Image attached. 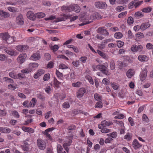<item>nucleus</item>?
I'll return each instance as SVG.
<instances>
[{
    "label": "nucleus",
    "mask_w": 153,
    "mask_h": 153,
    "mask_svg": "<svg viewBox=\"0 0 153 153\" xmlns=\"http://www.w3.org/2000/svg\"><path fill=\"white\" fill-rule=\"evenodd\" d=\"M147 72L146 70H144L141 73L140 75V80L142 81L144 80L147 76Z\"/></svg>",
    "instance_id": "21"
},
{
    "label": "nucleus",
    "mask_w": 153,
    "mask_h": 153,
    "mask_svg": "<svg viewBox=\"0 0 153 153\" xmlns=\"http://www.w3.org/2000/svg\"><path fill=\"white\" fill-rule=\"evenodd\" d=\"M98 33H100L101 35H103L105 36H108L109 33L107 30L104 29V27H99L97 30Z\"/></svg>",
    "instance_id": "8"
},
{
    "label": "nucleus",
    "mask_w": 153,
    "mask_h": 153,
    "mask_svg": "<svg viewBox=\"0 0 153 153\" xmlns=\"http://www.w3.org/2000/svg\"><path fill=\"white\" fill-rule=\"evenodd\" d=\"M10 16L9 14L7 12L0 10V19H1L2 18H6Z\"/></svg>",
    "instance_id": "17"
},
{
    "label": "nucleus",
    "mask_w": 153,
    "mask_h": 153,
    "mask_svg": "<svg viewBox=\"0 0 153 153\" xmlns=\"http://www.w3.org/2000/svg\"><path fill=\"white\" fill-rule=\"evenodd\" d=\"M122 33L120 32L115 33L114 35V37L116 39H120L123 37Z\"/></svg>",
    "instance_id": "31"
},
{
    "label": "nucleus",
    "mask_w": 153,
    "mask_h": 153,
    "mask_svg": "<svg viewBox=\"0 0 153 153\" xmlns=\"http://www.w3.org/2000/svg\"><path fill=\"white\" fill-rule=\"evenodd\" d=\"M94 99L97 101H100L101 100V97L99 94L96 93L94 95Z\"/></svg>",
    "instance_id": "53"
},
{
    "label": "nucleus",
    "mask_w": 153,
    "mask_h": 153,
    "mask_svg": "<svg viewBox=\"0 0 153 153\" xmlns=\"http://www.w3.org/2000/svg\"><path fill=\"white\" fill-rule=\"evenodd\" d=\"M76 126L73 125L69 126L67 129L68 131H70L69 132H70L71 131L74 130L76 128Z\"/></svg>",
    "instance_id": "60"
},
{
    "label": "nucleus",
    "mask_w": 153,
    "mask_h": 153,
    "mask_svg": "<svg viewBox=\"0 0 153 153\" xmlns=\"http://www.w3.org/2000/svg\"><path fill=\"white\" fill-rule=\"evenodd\" d=\"M138 59L140 61H147L148 60L147 56L144 55H140L138 57Z\"/></svg>",
    "instance_id": "24"
},
{
    "label": "nucleus",
    "mask_w": 153,
    "mask_h": 153,
    "mask_svg": "<svg viewBox=\"0 0 153 153\" xmlns=\"http://www.w3.org/2000/svg\"><path fill=\"white\" fill-rule=\"evenodd\" d=\"M134 74V71L133 69H130L126 73V75L129 78H131Z\"/></svg>",
    "instance_id": "22"
},
{
    "label": "nucleus",
    "mask_w": 153,
    "mask_h": 153,
    "mask_svg": "<svg viewBox=\"0 0 153 153\" xmlns=\"http://www.w3.org/2000/svg\"><path fill=\"white\" fill-rule=\"evenodd\" d=\"M10 115L13 116L16 118H18L19 117L20 115L19 113L15 110L11 111L10 113Z\"/></svg>",
    "instance_id": "26"
},
{
    "label": "nucleus",
    "mask_w": 153,
    "mask_h": 153,
    "mask_svg": "<svg viewBox=\"0 0 153 153\" xmlns=\"http://www.w3.org/2000/svg\"><path fill=\"white\" fill-rule=\"evenodd\" d=\"M54 64V63L53 62L50 61L47 64V67L48 68H51L53 67Z\"/></svg>",
    "instance_id": "64"
},
{
    "label": "nucleus",
    "mask_w": 153,
    "mask_h": 153,
    "mask_svg": "<svg viewBox=\"0 0 153 153\" xmlns=\"http://www.w3.org/2000/svg\"><path fill=\"white\" fill-rule=\"evenodd\" d=\"M76 7L77 10H75V12L79 13L80 10V7L77 4H71L69 6L64 5L61 7V10L63 11L70 12L74 10V7Z\"/></svg>",
    "instance_id": "2"
},
{
    "label": "nucleus",
    "mask_w": 153,
    "mask_h": 153,
    "mask_svg": "<svg viewBox=\"0 0 153 153\" xmlns=\"http://www.w3.org/2000/svg\"><path fill=\"white\" fill-rule=\"evenodd\" d=\"M132 138V134L129 133H127L124 137V139L127 141H130Z\"/></svg>",
    "instance_id": "23"
},
{
    "label": "nucleus",
    "mask_w": 153,
    "mask_h": 153,
    "mask_svg": "<svg viewBox=\"0 0 153 153\" xmlns=\"http://www.w3.org/2000/svg\"><path fill=\"white\" fill-rule=\"evenodd\" d=\"M0 36L2 38V39L6 40V41L10 36L8 35L7 33H1L0 34Z\"/></svg>",
    "instance_id": "27"
},
{
    "label": "nucleus",
    "mask_w": 153,
    "mask_h": 153,
    "mask_svg": "<svg viewBox=\"0 0 153 153\" xmlns=\"http://www.w3.org/2000/svg\"><path fill=\"white\" fill-rule=\"evenodd\" d=\"M97 52L103 58L105 59L106 58V56L105 54L101 51L99 50H97Z\"/></svg>",
    "instance_id": "59"
},
{
    "label": "nucleus",
    "mask_w": 153,
    "mask_h": 153,
    "mask_svg": "<svg viewBox=\"0 0 153 153\" xmlns=\"http://www.w3.org/2000/svg\"><path fill=\"white\" fill-rule=\"evenodd\" d=\"M143 46L140 45H138L137 46L136 45H133L131 48V50L133 52H141L143 49Z\"/></svg>",
    "instance_id": "7"
},
{
    "label": "nucleus",
    "mask_w": 153,
    "mask_h": 153,
    "mask_svg": "<svg viewBox=\"0 0 153 153\" xmlns=\"http://www.w3.org/2000/svg\"><path fill=\"white\" fill-rule=\"evenodd\" d=\"M134 7L135 8V5L134 1H133L129 3L128 5V8L130 9H131Z\"/></svg>",
    "instance_id": "50"
},
{
    "label": "nucleus",
    "mask_w": 153,
    "mask_h": 153,
    "mask_svg": "<svg viewBox=\"0 0 153 153\" xmlns=\"http://www.w3.org/2000/svg\"><path fill=\"white\" fill-rule=\"evenodd\" d=\"M60 84L61 82H59L56 77H54L53 78V84L55 86L58 88L59 86V85Z\"/></svg>",
    "instance_id": "34"
},
{
    "label": "nucleus",
    "mask_w": 153,
    "mask_h": 153,
    "mask_svg": "<svg viewBox=\"0 0 153 153\" xmlns=\"http://www.w3.org/2000/svg\"><path fill=\"white\" fill-rule=\"evenodd\" d=\"M59 48V47L57 45H55L54 46H52L51 47V50H53V52H55L57 51Z\"/></svg>",
    "instance_id": "56"
},
{
    "label": "nucleus",
    "mask_w": 153,
    "mask_h": 153,
    "mask_svg": "<svg viewBox=\"0 0 153 153\" xmlns=\"http://www.w3.org/2000/svg\"><path fill=\"white\" fill-rule=\"evenodd\" d=\"M3 80L8 83H13L14 82L13 79L7 77H4Z\"/></svg>",
    "instance_id": "38"
},
{
    "label": "nucleus",
    "mask_w": 153,
    "mask_h": 153,
    "mask_svg": "<svg viewBox=\"0 0 153 153\" xmlns=\"http://www.w3.org/2000/svg\"><path fill=\"white\" fill-rule=\"evenodd\" d=\"M50 74L49 73H48L44 75L43 77V80L45 81H47L50 79Z\"/></svg>",
    "instance_id": "46"
},
{
    "label": "nucleus",
    "mask_w": 153,
    "mask_h": 153,
    "mask_svg": "<svg viewBox=\"0 0 153 153\" xmlns=\"http://www.w3.org/2000/svg\"><path fill=\"white\" fill-rule=\"evenodd\" d=\"M73 65L75 67H77L80 65V62L79 60H75L72 62Z\"/></svg>",
    "instance_id": "54"
},
{
    "label": "nucleus",
    "mask_w": 153,
    "mask_h": 153,
    "mask_svg": "<svg viewBox=\"0 0 153 153\" xmlns=\"http://www.w3.org/2000/svg\"><path fill=\"white\" fill-rule=\"evenodd\" d=\"M9 76L12 78L14 79H17V75L13 71L9 73Z\"/></svg>",
    "instance_id": "37"
},
{
    "label": "nucleus",
    "mask_w": 153,
    "mask_h": 153,
    "mask_svg": "<svg viewBox=\"0 0 153 153\" xmlns=\"http://www.w3.org/2000/svg\"><path fill=\"white\" fill-rule=\"evenodd\" d=\"M14 40L13 36L10 37V36L6 41V42L8 44H11L14 41Z\"/></svg>",
    "instance_id": "41"
},
{
    "label": "nucleus",
    "mask_w": 153,
    "mask_h": 153,
    "mask_svg": "<svg viewBox=\"0 0 153 153\" xmlns=\"http://www.w3.org/2000/svg\"><path fill=\"white\" fill-rule=\"evenodd\" d=\"M107 42H106L105 39L104 40L101 42L99 46V47L102 48H104L105 45L107 44Z\"/></svg>",
    "instance_id": "57"
},
{
    "label": "nucleus",
    "mask_w": 153,
    "mask_h": 153,
    "mask_svg": "<svg viewBox=\"0 0 153 153\" xmlns=\"http://www.w3.org/2000/svg\"><path fill=\"white\" fill-rule=\"evenodd\" d=\"M73 113L75 115H76L77 114H83L85 115L86 116L88 115V114L87 112H84L83 111L76 109L73 110Z\"/></svg>",
    "instance_id": "18"
},
{
    "label": "nucleus",
    "mask_w": 153,
    "mask_h": 153,
    "mask_svg": "<svg viewBox=\"0 0 153 153\" xmlns=\"http://www.w3.org/2000/svg\"><path fill=\"white\" fill-rule=\"evenodd\" d=\"M37 145L40 149L44 150L46 148V144L45 142L41 139H38L37 140Z\"/></svg>",
    "instance_id": "6"
},
{
    "label": "nucleus",
    "mask_w": 153,
    "mask_h": 153,
    "mask_svg": "<svg viewBox=\"0 0 153 153\" xmlns=\"http://www.w3.org/2000/svg\"><path fill=\"white\" fill-rule=\"evenodd\" d=\"M101 123H102L104 127H106L109 126L113 124L112 123L111 121H106V120H104L101 122Z\"/></svg>",
    "instance_id": "25"
},
{
    "label": "nucleus",
    "mask_w": 153,
    "mask_h": 153,
    "mask_svg": "<svg viewBox=\"0 0 153 153\" xmlns=\"http://www.w3.org/2000/svg\"><path fill=\"white\" fill-rule=\"evenodd\" d=\"M56 74L58 78L59 79L62 78L63 76V74L62 73H60L57 69L56 71Z\"/></svg>",
    "instance_id": "43"
},
{
    "label": "nucleus",
    "mask_w": 153,
    "mask_h": 153,
    "mask_svg": "<svg viewBox=\"0 0 153 153\" xmlns=\"http://www.w3.org/2000/svg\"><path fill=\"white\" fill-rule=\"evenodd\" d=\"M5 51L7 54L11 56L14 55L16 53L15 51L14 50L7 49Z\"/></svg>",
    "instance_id": "28"
},
{
    "label": "nucleus",
    "mask_w": 153,
    "mask_h": 153,
    "mask_svg": "<svg viewBox=\"0 0 153 153\" xmlns=\"http://www.w3.org/2000/svg\"><path fill=\"white\" fill-rule=\"evenodd\" d=\"M41 58L39 52L33 53L30 57V59L34 61L39 60Z\"/></svg>",
    "instance_id": "12"
},
{
    "label": "nucleus",
    "mask_w": 153,
    "mask_h": 153,
    "mask_svg": "<svg viewBox=\"0 0 153 153\" xmlns=\"http://www.w3.org/2000/svg\"><path fill=\"white\" fill-rule=\"evenodd\" d=\"M102 107V103L100 101L97 102L94 106L95 108H101Z\"/></svg>",
    "instance_id": "44"
},
{
    "label": "nucleus",
    "mask_w": 153,
    "mask_h": 153,
    "mask_svg": "<svg viewBox=\"0 0 153 153\" xmlns=\"http://www.w3.org/2000/svg\"><path fill=\"white\" fill-rule=\"evenodd\" d=\"M152 8L150 7H147L144 8L141 10V11L145 13H149L152 10Z\"/></svg>",
    "instance_id": "33"
},
{
    "label": "nucleus",
    "mask_w": 153,
    "mask_h": 153,
    "mask_svg": "<svg viewBox=\"0 0 153 153\" xmlns=\"http://www.w3.org/2000/svg\"><path fill=\"white\" fill-rule=\"evenodd\" d=\"M110 66L111 70H114L115 68V62L113 59H111L110 62Z\"/></svg>",
    "instance_id": "32"
},
{
    "label": "nucleus",
    "mask_w": 153,
    "mask_h": 153,
    "mask_svg": "<svg viewBox=\"0 0 153 153\" xmlns=\"http://www.w3.org/2000/svg\"><path fill=\"white\" fill-rule=\"evenodd\" d=\"M36 102L37 100L35 98H33L29 103L30 107H34L36 103Z\"/></svg>",
    "instance_id": "30"
},
{
    "label": "nucleus",
    "mask_w": 153,
    "mask_h": 153,
    "mask_svg": "<svg viewBox=\"0 0 153 153\" xmlns=\"http://www.w3.org/2000/svg\"><path fill=\"white\" fill-rule=\"evenodd\" d=\"M57 150L58 153H66L65 152H63V149L60 144H58L57 146Z\"/></svg>",
    "instance_id": "29"
},
{
    "label": "nucleus",
    "mask_w": 153,
    "mask_h": 153,
    "mask_svg": "<svg viewBox=\"0 0 153 153\" xmlns=\"http://www.w3.org/2000/svg\"><path fill=\"white\" fill-rule=\"evenodd\" d=\"M96 16H95V13L92 14L90 16H88L87 15L85 16L86 19L88 20V21L85 24H87L92 22L93 20L95 19H96Z\"/></svg>",
    "instance_id": "14"
},
{
    "label": "nucleus",
    "mask_w": 153,
    "mask_h": 153,
    "mask_svg": "<svg viewBox=\"0 0 153 153\" xmlns=\"http://www.w3.org/2000/svg\"><path fill=\"white\" fill-rule=\"evenodd\" d=\"M7 9L9 11L13 13L16 12L17 10V8L12 7H8Z\"/></svg>",
    "instance_id": "40"
},
{
    "label": "nucleus",
    "mask_w": 153,
    "mask_h": 153,
    "mask_svg": "<svg viewBox=\"0 0 153 153\" xmlns=\"http://www.w3.org/2000/svg\"><path fill=\"white\" fill-rule=\"evenodd\" d=\"M82 83L80 82H77L76 83L74 82L72 83V86L74 87H80Z\"/></svg>",
    "instance_id": "42"
},
{
    "label": "nucleus",
    "mask_w": 153,
    "mask_h": 153,
    "mask_svg": "<svg viewBox=\"0 0 153 153\" xmlns=\"http://www.w3.org/2000/svg\"><path fill=\"white\" fill-rule=\"evenodd\" d=\"M127 22L128 24L131 25L134 22V20L133 18L131 16L129 17L127 20Z\"/></svg>",
    "instance_id": "55"
},
{
    "label": "nucleus",
    "mask_w": 153,
    "mask_h": 153,
    "mask_svg": "<svg viewBox=\"0 0 153 153\" xmlns=\"http://www.w3.org/2000/svg\"><path fill=\"white\" fill-rule=\"evenodd\" d=\"M16 23L19 25H22L24 23V19L22 15L19 14L16 17Z\"/></svg>",
    "instance_id": "5"
},
{
    "label": "nucleus",
    "mask_w": 153,
    "mask_h": 153,
    "mask_svg": "<svg viewBox=\"0 0 153 153\" xmlns=\"http://www.w3.org/2000/svg\"><path fill=\"white\" fill-rule=\"evenodd\" d=\"M108 136L113 138H115L117 136V133L116 132H113L108 134Z\"/></svg>",
    "instance_id": "52"
},
{
    "label": "nucleus",
    "mask_w": 153,
    "mask_h": 153,
    "mask_svg": "<svg viewBox=\"0 0 153 153\" xmlns=\"http://www.w3.org/2000/svg\"><path fill=\"white\" fill-rule=\"evenodd\" d=\"M59 68L62 69L68 68V66L64 64H60L59 66Z\"/></svg>",
    "instance_id": "63"
},
{
    "label": "nucleus",
    "mask_w": 153,
    "mask_h": 153,
    "mask_svg": "<svg viewBox=\"0 0 153 153\" xmlns=\"http://www.w3.org/2000/svg\"><path fill=\"white\" fill-rule=\"evenodd\" d=\"M36 97L42 101H44L45 99L44 96L40 93L37 94Z\"/></svg>",
    "instance_id": "49"
},
{
    "label": "nucleus",
    "mask_w": 153,
    "mask_h": 153,
    "mask_svg": "<svg viewBox=\"0 0 153 153\" xmlns=\"http://www.w3.org/2000/svg\"><path fill=\"white\" fill-rule=\"evenodd\" d=\"M45 16V13L42 12L38 13H36V17L40 19L44 17Z\"/></svg>",
    "instance_id": "35"
},
{
    "label": "nucleus",
    "mask_w": 153,
    "mask_h": 153,
    "mask_svg": "<svg viewBox=\"0 0 153 153\" xmlns=\"http://www.w3.org/2000/svg\"><path fill=\"white\" fill-rule=\"evenodd\" d=\"M29 47L26 45H18L16 47V49L19 51H22L28 49Z\"/></svg>",
    "instance_id": "13"
},
{
    "label": "nucleus",
    "mask_w": 153,
    "mask_h": 153,
    "mask_svg": "<svg viewBox=\"0 0 153 153\" xmlns=\"http://www.w3.org/2000/svg\"><path fill=\"white\" fill-rule=\"evenodd\" d=\"M142 120L143 121H145L146 123H148L149 122V119L147 115L143 114L142 116Z\"/></svg>",
    "instance_id": "51"
},
{
    "label": "nucleus",
    "mask_w": 153,
    "mask_h": 153,
    "mask_svg": "<svg viewBox=\"0 0 153 153\" xmlns=\"http://www.w3.org/2000/svg\"><path fill=\"white\" fill-rule=\"evenodd\" d=\"M132 146L135 149H137L142 146L137 139H134L132 142Z\"/></svg>",
    "instance_id": "15"
},
{
    "label": "nucleus",
    "mask_w": 153,
    "mask_h": 153,
    "mask_svg": "<svg viewBox=\"0 0 153 153\" xmlns=\"http://www.w3.org/2000/svg\"><path fill=\"white\" fill-rule=\"evenodd\" d=\"M86 89L84 87L79 88L76 92V96L78 99L82 98L86 92Z\"/></svg>",
    "instance_id": "3"
},
{
    "label": "nucleus",
    "mask_w": 153,
    "mask_h": 153,
    "mask_svg": "<svg viewBox=\"0 0 153 153\" xmlns=\"http://www.w3.org/2000/svg\"><path fill=\"white\" fill-rule=\"evenodd\" d=\"M85 78L86 80L88 81L92 85L94 84V81L91 76L89 75L86 76H85Z\"/></svg>",
    "instance_id": "36"
},
{
    "label": "nucleus",
    "mask_w": 153,
    "mask_h": 153,
    "mask_svg": "<svg viewBox=\"0 0 153 153\" xmlns=\"http://www.w3.org/2000/svg\"><path fill=\"white\" fill-rule=\"evenodd\" d=\"M70 107L68 102H65L62 104V107L65 108H68Z\"/></svg>",
    "instance_id": "58"
},
{
    "label": "nucleus",
    "mask_w": 153,
    "mask_h": 153,
    "mask_svg": "<svg viewBox=\"0 0 153 153\" xmlns=\"http://www.w3.org/2000/svg\"><path fill=\"white\" fill-rule=\"evenodd\" d=\"M68 18V15L62 13L60 15V17L56 18V22H58L62 21H64L66 20Z\"/></svg>",
    "instance_id": "11"
},
{
    "label": "nucleus",
    "mask_w": 153,
    "mask_h": 153,
    "mask_svg": "<svg viewBox=\"0 0 153 153\" xmlns=\"http://www.w3.org/2000/svg\"><path fill=\"white\" fill-rule=\"evenodd\" d=\"M134 1L135 5V8L142 4L143 2V1H139L138 0H134Z\"/></svg>",
    "instance_id": "39"
},
{
    "label": "nucleus",
    "mask_w": 153,
    "mask_h": 153,
    "mask_svg": "<svg viewBox=\"0 0 153 153\" xmlns=\"http://www.w3.org/2000/svg\"><path fill=\"white\" fill-rule=\"evenodd\" d=\"M42 133L43 134L46 135L47 138H48L49 140H52V137L50 135V134L48 133L43 131Z\"/></svg>",
    "instance_id": "62"
},
{
    "label": "nucleus",
    "mask_w": 153,
    "mask_h": 153,
    "mask_svg": "<svg viewBox=\"0 0 153 153\" xmlns=\"http://www.w3.org/2000/svg\"><path fill=\"white\" fill-rule=\"evenodd\" d=\"M22 129L25 132H27L29 133H33L34 132V130L33 129L29 127H27L24 126L22 127Z\"/></svg>",
    "instance_id": "20"
},
{
    "label": "nucleus",
    "mask_w": 153,
    "mask_h": 153,
    "mask_svg": "<svg viewBox=\"0 0 153 153\" xmlns=\"http://www.w3.org/2000/svg\"><path fill=\"white\" fill-rule=\"evenodd\" d=\"M56 95H58L59 99L61 100H63L66 97V95L64 93L57 94Z\"/></svg>",
    "instance_id": "47"
},
{
    "label": "nucleus",
    "mask_w": 153,
    "mask_h": 153,
    "mask_svg": "<svg viewBox=\"0 0 153 153\" xmlns=\"http://www.w3.org/2000/svg\"><path fill=\"white\" fill-rule=\"evenodd\" d=\"M94 5L97 8L101 9H105L107 7V5L105 2L102 1L96 2Z\"/></svg>",
    "instance_id": "4"
},
{
    "label": "nucleus",
    "mask_w": 153,
    "mask_h": 153,
    "mask_svg": "<svg viewBox=\"0 0 153 153\" xmlns=\"http://www.w3.org/2000/svg\"><path fill=\"white\" fill-rule=\"evenodd\" d=\"M27 57V55L25 53L20 54L17 58L18 62L20 64H22L25 61Z\"/></svg>",
    "instance_id": "9"
},
{
    "label": "nucleus",
    "mask_w": 153,
    "mask_h": 153,
    "mask_svg": "<svg viewBox=\"0 0 153 153\" xmlns=\"http://www.w3.org/2000/svg\"><path fill=\"white\" fill-rule=\"evenodd\" d=\"M144 16V14L141 12H136L135 14V16L136 17H143Z\"/></svg>",
    "instance_id": "45"
},
{
    "label": "nucleus",
    "mask_w": 153,
    "mask_h": 153,
    "mask_svg": "<svg viewBox=\"0 0 153 153\" xmlns=\"http://www.w3.org/2000/svg\"><path fill=\"white\" fill-rule=\"evenodd\" d=\"M45 72L44 70L43 69H40L37 71L36 72L34 75V77L35 79L38 78L39 76L42 75L44 74Z\"/></svg>",
    "instance_id": "16"
},
{
    "label": "nucleus",
    "mask_w": 153,
    "mask_h": 153,
    "mask_svg": "<svg viewBox=\"0 0 153 153\" xmlns=\"http://www.w3.org/2000/svg\"><path fill=\"white\" fill-rule=\"evenodd\" d=\"M27 18L32 21H34L36 19V14L35 15L32 11H29L27 13Z\"/></svg>",
    "instance_id": "10"
},
{
    "label": "nucleus",
    "mask_w": 153,
    "mask_h": 153,
    "mask_svg": "<svg viewBox=\"0 0 153 153\" xmlns=\"http://www.w3.org/2000/svg\"><path fill=\"white\" fill-rule=\"evenodd\" d=\"M117 46L119 48L122 47L124 44L123 42L120 40H117Z\"/></svg>",
    "instance_id": "61"
},
{
    "label": "nucleus",
    "mask_w": 153,
    "mask_h": 153,
    "mask_svg": "<svg viewBox=\"0 0 153 153\" xmlns=\"http://www.w3.org/2000/svg\"><path fill=\"white\" fill-rule=\"evenodd\" d=\"M150 26V24L149 22H147L143 23L140 25V29L142 30H144L148 27Z\"/></svg>",
    "instance_id": "19"
},
{
    "label": "nucleus",
    "mask_w": 153,
    "mask_h": 153,
    "mask_svg": "<svg viewBox=\"0 0 153 153\" xmlns=\"http://www.w3.org/2000/svg\"><path fill=\"white\" fill-rule=\"evenodd\" d=\"M108 63L105 62L102 64L93 65L92 66V68L93 71H94L100 70L103 74L108 76L111 74V73L108 69Z\"/></svg>",
    "instance_id": "1"
},
{
    "label": "nucleus",
    "mask_w": 153,
    "mask_h": 153,
    "mask_svg": "<svg viewBox=\"0 0 153 153\" xmlns=\"http://www.w3.org/2000/svg\"><path fill=\"white\" fill-rule=\"evenodd\" d=\"M127 13V11L122 12L120 13L118 16V18H123L125 16Z\"/></svg>",
    "instance_id": "48"
}]
</instances>
